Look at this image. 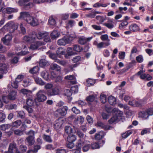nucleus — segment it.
<instances>
[{
	"mask_svg": "<svg viewBox=\"0 0 153 153\" xmlns=\"http://www.w3.org/2000/svg\"><path fill=\"white\" fill-rule=\"evenodd\" d=\"M20 19H23L28 24L33 26L37 24V20L36 19L31 16L29 13L26 12H21L20 14Z\"/></svg>",
	"mask_w": 153,
	"mask_h": 153,
	"instance_id": "1",
	"label": "nucleus"
},
{
	"mask_svg": "<svg viewBox=\"0 0 153 153\" xmlns=\"http://www.w3.org/2000/svg\"><path fill=\"white\" fill-rule=\"evenodd\" d=\"M18 26V24L10 21L8 22L4 25L3 27V29L10 32H13L17 29Z\"/></svg>",
	"mask_w": 153,
	"mask_h": 153,
	"instance_id": "2",
	"label": "nucleus"
},
{
	"mask_svg": "<svg viewBox=\"0 0 153 153\" xmlns=\"http://www.w3.org/2000/svg\"><path fill=\"white\" fill-rule=\"evenodd\" d=\"M45 93V91L44 90H40L37 93L36 99L39 102H43L47 99V97L44 94Z\"/></svg>",
	"mask_w": 153,
	"mask_h": 153,
	"instance_id": "3",
	"label": "nucleus"
},
{
	"mask_svg": "<svg viewBox=\"0 0 153 153\" xmlns=\"http://www.w3.org/2000/svg\"><path fill=\"white\" fill-rule=\"evenodd\" d=\"M71 41L68 36H64L62 38L59 39L57 41V44L60 45H65L69 43Z\"/></svg>",
	"mask_w": 153,
	"mask_h": 153,
	"instance_id": "4",
	"label": "nucleus"
},
{
	"mask_svg": "<svg viewBox=\"0 0 153 153\" xmlns=\"http://www.w3.org/2000/svg\"><path fill=\"white\" fill-rule=\"evenodd\" d=\"M68 109V107L67 106H64L62 107L57 109L56 111V114L58 115L65 116L67 114Z\"/></svg>",
	"mask_w": 153,
	"mask_h": 153,
	"instance_id": "5",
	"label": "nucleus"
},
{
	"mask_svg": "<svg viewBox=\"0 0 153 153\" xmlns=\"http://www.w3.org/2000/svg\"><path fill=\"white\" fill-rule=\"evenodd\" d=\"M45 44V43L44 42L37 41L35 43L31 44L29 47V49L32 50H35L38 48L40 46Z\"/></svg>",
	"mask_w": 153,
	"mask_h": 153,
	"instance_id": "6",
	"label": "nucleus"
},
{
	"mask_svg": "<svg viewBox=\"0 0 153 153\" xmlns=\"http://www.w3.org/2000/svg\"><path fill=\"white\" fill-rule=\"evenodd\" d=\"M12 39V36L10 34H7L2 38L1 40L3 43L6 45L9 46L10 45V42Z\"/></svg>",
	"mask_w": 153,
	"mask_h": 153,
	"instance_id": "7",
	"label": "nucleus"
},
{
	"mask_svg": "<svg viewBox=\"0 0 153 153\" xmlns=\"http://www.w3.org/2000/svg\"><path fill=\"white\" fill-rule=\"evenodd\" d=\"M59 93V90L57 87H55L51 90L47 91V94L48 96L51 97L58 94Z\"/></svg>",
	"mask_w": 153,
	"mask_h": 153,
	"instance_id": "8",
	"label": "nucleus"
},
{
	"mask_svg": "<svg viewBox=\"0 0 153 153\" xmlns=\"http://www.w3.org/2000/svg\"><path fill=\"white\" fill-rule=\"evenodd\" d=\"M31 0H19L18 3L20 6H23L24 7H26L30 6L32 3L30 2Z\"/></svg>",
	"mask_w": 153,
	"mask_h": 153,
	"instance_id": "9",
	"label": "nucleus"
},
{
	"mask_svg": "<svg viewBox=\"0 0 153 153\" xmlns=\"http://www.w3.org/2000/svg\"><path fill=\"white\" fill-rule=\"evenodd\" d=\"M104 143L105 142L103 140L99 141L98 143H93L91 145V148L93 149H99L102 146Z\"/></svg>",
	"mask_w": 153,
	"mask_h": 153,
	"instance_id": "10",
	"label": "nucleus"
},
{
	"mask_svg": "<svg viewBox=\"0 0 153 153\" xmlns=\"http://www.w3.org/2000/svg\"><path fill=\"white\" fill-rule=\"evenodd\" d=\"M92 38V37L86 38L84 36H82L79 38L78 42L81 45H84L91 40Z\"/></svg>",
	"mask_w": 153,
	"mask_h": 153,
	"instance_id": "11",
	"label": "nucleus"
},
{
	"mask_svg": "<svg viewBox=\"0 0 153 153\" xmlns=\"http://www.w3.org/2000/svg\"><path fill=\"white\" fill-rule=\"evenodd\" d=\"M17 149L16 144L13 142L9 144L8 150L10 153H13Z\"/></svg>",
	"mask_w": 153,
	"mask_h": 153,
	"instance_id": "12",
	"label": "nucleus"
},
{
	"mask_svg": "<svg viewBox=\"0 0 153 153\" xmlns=\"http://www.w3.org/2000/svg\"><path fill=\"white\" fill-rule=\"evenodd\" d=\"M63 120L61 119H58L55 122L54 124V128L56 129H58L60 128L63 123Z\"/></svg>",
	"mask_w": 153,
	"mask_h": 153,
	"instance_id": "13",
	"label": "nucleus"
},
{
	"mask_svg": "<svg viewBox=\"0 0 153 153\" xmlns=\"http://www.w3.org/2000/svg\"><path fill=\"white\" fill-rule=\"evenodd\" d=\"M7 72V66L5 64H0V74H5Z\"/></svg>",
	"mask_w": 153,
	"mask_h": 153,
	"instance_id": "14",
	"label": "nucleus"
},
{
	"mask_svg": "<svg viewBox=\"0 0 153 153\" xmlns=\"http://www.w3.org/2000/svg\"><path fill=\"white\" fill-rule=\"evenodd\" d=\"M20 93L22 94L25 96H26L27 97H29L31 96L32 91L28 89H22L20 90Z\"/></svg>",
	"mask_w": 153,
	"mask_h": 153,
	"instance_id": "15",
	"label": "nucleus"
},
{
	"mask_svg": "<svg viewBox=\"0 0 153 153\" xmlns=\"http://www.w3.org/2000/svg\"><path fill=\"white\" fill-rule=\"evenodd\" d=\"M17 92L16 91H12L9 94L8 97L11 100H15L16 97Z\"/></svg>",
	"mask_w": 153,
	"mask_h": 153,
	"instance_id": "16",
	"label": "nucleus"
},
{
	"mask_svg": "<svg viewBox=\"0 0 153 153\" xmlns=\"http://www.w3.org/2000/svg\"><path fill=\"white\" fill-rule=\"evenodd\" d=\"M34 137L28 136L26 138V140L28 143V145L32 146L35 143Z\"/></svg>",
	"mask_w": 153,
	"mask_h": 153,
	"instance_id": "17",
	"label": "nucleus"
},
{
	"mask_svg": "<svg viewBox=\"0 0 153 153\" xmlns=\"http://www.w3.org/2000/svg\"><path fill=\"white\" fill-rule=\"evenodd\" d=\"M50 68L52 70H55L58 71H60L61 70L60 67L55 63L52 64L50 66Z\"/></svg>",
	"mask_w": 153,
	"mask_h": 153,
	"instance_id": "18",
	"label": "nucleus"
},
{
	"mask_svg": "<svg viewBox=\"0 0 153 153\" xmlns=\"http://www.w3.org/2000/svg\"><path fill=\"white\" fill-rule=\"evenodd\" d=\"M96 126L103 128L105 130H108L110 129L109 126L105 125L103 123L100 122H98L96 124Z\"/></svg>",
	"mask_w": 153,
	"mask_h": 153,
	"instance_id": "19",
	"label": "nucleus"
},
{
	"mask_svg": "<svg viewBox=\"0 0 153 153\" xmlns=\"http://www.w3.org/2000/svg\"><path fill=\"white\" fill-rule=\"evenodd\" d=\"M65 78L66 79L72 80L70 81L71 83L72 84L76 83V81L75 79L74 76L72 75H68L65 77Z\"/></svg>",
	"mask_w": 153,
	"mask_h": 153,
	"instance_id": "20",
	"label": "nucleus"
},
{
	"mask_svg": "<svg viewBox=\"0 0 153 153\" xmlns=\"http://www.w3.org/2000/svg\"><path fill=\"white\" fill-rule=\"evenodd\" d=\"M110 45V42H101L98 43L97 48H101L106 46H108Z\"/></svg>",
	"mask_w": 153,
	"mask_h": 153,
	"instance_id": "21",
	"label": "nucleus"
},
{
	"mask_svg": "<svg viewBox=\"0 0 153 153\" xmlns=\"http://www.w3.org/2000/svg\"><path fill=\"white\" fill-rule=\"evenodd\" d=\"M39 65L40 66L43 67L49 65V63L46 59H42L39 62Z\"/></svg>",
	"mask_w": 153,
	"mask_h": 153,
	"instance_id": "22",
	"label": "nucleus"
},
{
	"mask_svg": "<svg viewBox=\"0 0 153 153\" xmlns=\"http://www.w3.org/2000/svg\"><path fill=\"white\" fill-rule=\"evenodd\" d=\"M48 55L50 58L54 60L56 62H58L59 61V59L57 58L56 55L53 53H50L49 52H48L46 53Z\"/></svg>",
	"mask_w": 153,
	"mask_h": 153,
	"instance_id": "23",
	"label": "nucleus"
},
{
	"mask_svg": "<svg viewBox=\"0 0 153 153\" xmlns=\"http://www.w3.org/2000/svg\"><path fill=\"white\" fill-rule=\"evenodd\" d=\"M103 25L109 29H112L114 27L113 21L112 20H108L106 23L103 24Z\"/></svg>",
	"mask_w": 153,
	"mask_h": 153,
	"instance_id": "24",
	"label": "nucleus"
},
{
	"mask_svg": "<svg viewBox=\"0 0 153 153\" xmlns=\"http://www.w3.org/2000/svg\"><path fill=\"white\" fill-rule=\"evenodd\" d=\"M104 134L103 131H100L97 133L95 135V138L96 140H99L102 138L104 136Z\"/></svg>",
	"mask_w": 153,
	"mask_h": 153,
	"instance_id": "25",
	"label": "nucleus"
},
{
	"mask_svg": "<svg viewBox=\"0 0 153 153\" xmlns=\"http://www.w3.org/2000/svg\"><path fill=\"white\" fill-rule=\"evenodd\" d=\"M29 36L31 43L35 41L37 35L35 32H32L29 34Z\"/></svg>",
	"mask_w": 153,
	"mask_h": 153,
	"instance_id": "26",
	"label": "nucleus"
},
{
	"mask_svg": "<svg viewBox=\"0 0 153 153\" xmlns=\"http://www.w3.org/2000/svg\"><path fill=\"white\" fill-rule=\"evenodd\" d=\"M48 34V33L46 32H39L37 35V37L39 39H44L46 36H47Z\"/></svg>",
	"mask_w": 153,
	"mask_h": 153,
	"instance_id": "27",
	"label": "nucleus"
},
{
	"mask_svg": "<svg viewBox=\"0 0 153 153\" xmlns=\"http://www.w3.org/2000/svg\"><path fill=\"white\" fill-rule=\"evenodd\" d=\"M26 103L28 106L30 107L32 106L35 103V100L33 98L30 97L27 99Z\"/></svg>",
	"mask_w": 153,
	"mask_h": 153,
	"instance_id": "28",
	"label": "nucleus"
},
{
	"mask_svg": "<svg viewBox=\"0 0 153 153\" xmlns=\"http://www.w3.org/2000/svg\"><path fill=\"white\" fill-rule=\"evenodd\" d=\"M6 10L8 14H10L17 12L18 11V9L17 8L7 7L6 9Z\"/></svg>",
	"mask_w": 153,
	"mask_h": 153,
	"instance_id": "29",
	"label": "nucleus"
},
{
	"mask_svg": "<svg viewBox=\"0 0 153 153\" xmlns=\"http://www.w3.org/2000/svg\"><path fill=\"white\" fill-rule=\"evenodd\" d=\"M60 35L59 32L57 30H53L51 34V37L52 39H55L58 37Z\"/></svg>",
	"mask_w": 153,
	"mask_h": 153,
	"instance_id": "30",
	"label": "nucleus"
},
{
	"mask_svg": "<svg viewBox=\"0 0 153 153\" xmlns=\"http://www.w3.org/2000/svg\"><path fill=\"white\" fill-rule=\"evenodd\" d=\"M34 79L35 82L37 84L42 86L45 85V83L41 78L36 77L34 78Z\"/></svg>",
	"mask_w": 153,
	"mask_h": 153,
	"instance_id": "31",
	"label": "nucleus"
},
{
	"mask_svg": "<svg viewBox=\"0 0 153 153\" xmlns=\"http://www.w3.org/2000/svg\"><path fill=\"white\" fill-rule=\"evenodd\" d=\"M22 124V121L20 120H17L13 122L12 123V126L13 127L18 128Z\"/></svg>",
	"mask_w": 153,
	"mask_h": 153,
	"instance_id": "32",
	"label": "nucleus"
},
{
	"mask_svg": "<svg viewBox=\"0 0 153 153\" xmlns=\"http://www.w3.org/2000/svg\"><path fill=\"white\" fill-rule=\"evenodd\" d=\"M139 116L141 117L146 119L148 118L149 115L146 111V112L142 111L139 113Z\"/></svg>",
	"mask_w": 153,
	"mask_h": 153,
	"instance_id": "33",
	"label": "nucleus"
},
{
	"mask_svg": "<svg viewBox=\"0 0 153 153\" xmlns=\"http://www.w3.org/2000/svg\"><path fill=\"white\" fill-rule=\"evenodd\" d=\"M129 29L132 31H137L139 30V28L138 26L136 24L131 25L129 27Z\"/></svg>",
	"mask_w": 153,
	"mask_h": 153,
	"instance_id": "34",
	"label": "nucleus"
},
{
	"mask_svg": "<svg viewBox=\"0 0 153 153\" xmlns=\"http://www.w3.org/2000/svg\"><path fill=\"white\" fill-rule=\"evenodd\" d=\"M96 19L99 21L100 23H102L104 22L106 19V16H97L96 18Z\"/></svg>",
	"mask_w": 153,
	"mask_h": 153,
	"instance_id": "35",
	"label": "nucleus"
},
{
	"mask_svg": "<svg viewBox=\"0 0 153 153\" xmlns=\"http://www.w3.org/2000/svg\"><path fill=\"white\" fill-rule=\"evenodd\" d=\"M108 102L111 105H113L116 103L115 98L112 96H110L108 98Z\"/></svg>",
	"mask_w": 153,
	"mask_h": 153,
	"instance_id": "36",
	"label": "nucleus"
},
{
	"mask_svg": "<svg viewBox=\"0 0 153 153\" xmlns=\"http://www.w3.org/2000/svg\"><path fill=\"white\" fill-rule=\"evenodd\" d=\"M41 76L45 80L48 79L49 74L47 71H42L41 74Z\"/></svg>",
	"mask_w": 153,
	"mask_h": 153,
	"instance_id": "37",
	"label": "nucleus"
},
{
	"mask_svg": "<svg viewBox=\"0 0 153 153\" xmlns=\"http://www.w3.org/2000/svg\"><path fill=\"white\" fill-rule=\"evenodd\" d=\"M76 139V136L73 134H70L68 137L67 140L68 142H73Z\"/></svg>",
	"mask_w": 153,
	"mask_h": 153,
	"instance_id": "38",
	"label": "nucleus"
},
{
	"mask_svg": "<svg viewBox=\"0 0 153 153\" xmlns=\"http://www.w3.org/2000/svg\"><path fill=\"white\" fill-rule=\"evenodd\" d=\"M109 4V3L102 4L99 3H97L94 5V7H106Z\"/></svg>",
	"mask_w": 153,
	"mask_h": 153,
	"instance_id": "39",
	"label": "nucleus"
},
{
	"mask_svg": "<svg viewBox=\"0 0 153 153\" xmlns=\"http://www.w3.org/2000/svg\"><path fill=\"white\" fill-rule=\"evenodd\" d=\"M13 132L15 134L19 136L23 134V132L22 131L18 129L13 130Z\"/></svg>",
	"mask_w": 153,
	"mask_h": 153,
	"instance_id": "40",
	"label": "nucleus"
},
{
	"mask_svg": "<svg viewBox=\"0 0 153 153\" xmlns=\"http://www.w3.org/2000/svg\"><path fill=\"white\" fill-rule=\"evenodd\" d=\"M43 138L45 140L49 143H51L52 141V140L50 136L44 134L43 136Z\"/></svg>",
	"mask_w": 153,
	"mask_h": 153,
	"instance_id": "41",
	"label": "nucleus"
},
{
	"mask_svg": "<svg viewBox=\"0 0 153 153\" xmlns=\"http://www.w3.org/2000/svg\"><path fill=\"white\" fill-rule=\"evenodd\" d=\"M39 71V68L37 66H35L30 69L29 72L30 73L34 74L37 73Z\"/></svg>",
	"mask_w": 153,
	"mask_h": 153,
	"instance_id": "42",
	"label": "nucleus"
},
{
	"mask_svg": "<svg viewBox=\"0 0 153 153\" xmlns=\"http://www.w3.org/2000/svg\"><path fill=\"white\" fill-rule=\"evenodd\" d=\"M100 39L102 41H106L107 42H110V39H108V36L107 34L102 35L100 37Z\"/></svg>",
	"mask_w": 153,
	"mask_h": 153,
	"instance_id": "43",
	"label": "nucleus"
},
{
	"mask_svg": "<svg viewBox=\"0 0 153 153\" xmlns=\"http://www.w3.org/2000/svg\"><path fill=\"white\" fill-rule=\"evenodd\" d=\"M48 23L51 25H54L56 24V22L53 16H51L48 20Z\"/></svg>",
	"mask_w": 153,
	"mask_h": 153,
	"instance_id": "44",
	"label": "nucleus"
},
{
	"mask_svg": "<svg viewBox=\"0 0 153 153\" xmlns=\"http://www.w3.org/2000/svg\"><path fill=\"white\" fill-rule=\"evenodd\" d=\"M56 53L57 55L60 54L63 55L65 53V51L62 47H59L56 51Z\"/></svg>",
	"mask_w": 153,
	"mask_h": 153,
	"instance_id": "45",
	"label": "nucleus"
},
{
	"mask_svg": "<svg viewBox=\"0 0 153 153\" xmlns=\"http://www.w3.org/2000/svg\"><path fill=\"white\" fill-rule=\"evenodd\" d=\"M95 97L96 96L95 95H91L87 97L86 100L88 102H92L94 100Z\"/></svg>",
	"mask_w": 153,
	"mask_h": 153,
	"instance_id": "46",
	"label": "nucleus"
},
{
	"mask_svg": "<svg viewBox=\"0 0 153 153\" xmlns=\"http://www.w3.org/2000/svg\"><path fill=\"white\" fill-rule=\"evenodd\" d=\"M100 100L101 102L104 103L106 102V95L103 94H101L100 96Z\"/></svg>",
	"mask_w": 153,
	"mask_h": 153,
	"instance_id": "47",
	"label": "nucleus"
},
{
	"mask_svg": "<svg viewBox=\"0 0 153 153\" xmlns=\"http://www.w3.org/2000/svg\"><path fill=\"white\" fill-rule=\"evenodd\" d=\"M118 119V117L117 115H115L111 117L109 120V122L112 124L116 122Z\"/></svg>",
	"mask_w": 153,
	"mask_h": 153,
	"instance_id": "48",
	"label": "nucleus"
},
{
	"mask_svg": "<svg viewBox=\"0 0 153 153\" xmlns=\"http://www.w3.org/2000/svg\"><path fill=\"white\" fill-rule=\"evenodd\" d=\"M76 134L80 138V140H82L81 141H83V140L84 139V134H83L81 131L79 130H78L76 131Z\"/></svg>",
	"mask_w": 153,
	"mask_h": 153,
	"instance_id": "49",
	"label": "nucleus"
},
{
	"mask_svg": "<svg viewBox=\"0 0 153 153\" xmlns=\"http://www.w3.org/2000/svg\"><path fill=\"white\" fill-rule=\"evenodd\" d=\"M65 131L68 134H70L72 132L73 130L69 126H66L65 128Z\"/></svg>",
	"mask_w": 153,
	"mask_h": 153,
	"instance_id": "50",
	"label": "nucleus"
},
{
	"mask_svg": "<svg viewBox=\"0 0 153 153\" xmlns=\"http://www.w3.org/2000/svg\"><path fill=\"white\" fill-rule=\"evenodd\" d=\"M31 84L30 80L28 79L24 80L23 81V85L25 87H27Z\"/></svg>",
	"mask_w": 153,
	"mask_h": 153,
	"instance_id": "51",
	"label": "nucleus"
},
{
	"mask_svg": "<svg viewBox=\"0 0 153 153\" xmlns=\"http://www.w3.org/2000/svg\"><path fill=\"white\" fill-rule=\"evenodd\" d=\"M71 91L72 92L74 93H76L78 91V86L75 85L71 87Z\"/></svg>",
	"mask_w": 153,
	"mask_h": 153,
	"instance_id": "52",
	"label": "nucleus"
},
{
	"mask_svg": "<svg viewBox=\"0 0 153 153\" xmlns=\"http://www.w3.org/2000/svg\"><path fill=\"white\" fill-rule=\"evenodd\" d=\"M86 82L87 83V85L88 86H90L94 84V80L90 79H87L86 80Z\"/></svg>",
	"mask_w": 153,
	"mask_h": 153,
	"instance_id": "53",
	"label": "nucleus"
},
{
	"mask_svg": "<svg viewBox=\"0 0 153 153\" xmlns=\"http://www.w3.org/2000/svg\"><path fill=\"white\" fill-rule=\"evenodd\" d=\"M9 125L7 124H4L0 126V129L3 131H5L8 129Z\"/></svg>",
	"mask_w": 153,
	"mask_h": 153,
	"instance_id": "54",
	"label": "nucleus"
},
{
	"mask_svg": "<svg viewBox=\"0 0 153 153\" xmlns=\"http://www.w3.org/2000/svg\"><path fill=\"white\" fill-rule=\"evenodd\" d=\"M6 118L5 114L2 112L0 113V122H4Z\"/></svg>",
	"mask_w": 153,
	"mask_h": 153,
	"instance_id": "55",
	"label": "nucleus"
},
{
	"mask_svg": "<svg viewBox=\"0 0 153 153\" xmlns=\"http://www.w3.org/2000/svg\"><path fill=\"white\" fill-rule=\"evenodd\" d=\"M128 24L127 22L125 21L123 22L119 25V28L121 30L123 29L124 27L127 26Z\"/></svg>",
	"mask_w": 153,
	"mask_h": 153,
	"instance_id": "56",
	"label": "nucleus"
},
{
	"mask_svg": "<svg viewBox=\"0 0 153 153\" xmlns=\"http://www.w3.org/2000/svg\"><path fill=\"white\" fill-rule=\"evenodd\" d=\"M91 147V145L90 144H86L83 147V150L84 152H85L88 151L89 149Z\"/></svg>",
	"mask_w": 153,
	"mask_h": 153,
	"instance_id": "57",
	"label": "nucleus"
},
{
	"mask_svg": "<svg viewBox=\"0 0 153 153\" xmlns=\"http://www.w3.org/2000/svg\"><path fill=\"white\" fill-rule=\"evenodd\" d=\"M19 149L22 153H24L27 150V147L26 146L21 145L19 146Z\"/></svg>",
	"mask_w": 153,
	"mask_h": 153,
	"instance_id": "58",
	"label": "nucleus"
},
{
	"mask_svg": "<svg viewBox=\"0 0 153 153\" xmlns=\"http://www.w3.org/2000/svg\"><path fill=\"white\" fill-rule=\"evenodd\" d=\"M17 116L20 118H23L25 117V114L24 111H20L18 112Z\"/></svg>",
	"mask_w": 153,
	"mask_h": 153,
	"instance_id": "59",
	"label": "nucleus"
},
{
	"mask_svg": "<svg viewBox=\"0 0 153 153\" xmlns=\"http://www.w3.org/2000/svg\"><path fill=\"white\" fill-rule=\"evenodd\" d=\"M132 132L130 131H127L123 134L122 135V137L123 138H127L130 134L132 133Z\"/></svg>",
	"mask_w": 153,
	"mask_h": 153,
	"instance_id": "60",
	"label": "nucleus"
},
{
	"mask_svg": "<svg viewBox=\"0 0 153 153\" xmlns=\"http://www.w3.org/2000/svg\"><path fill=\"white\" fill-rule=\"evenodd\" d=\"M24 78V76L22 75H19L16 79V82H19L22 80Z\"/></svg>",
	"mask_w": 153,
	"mask_h": 153,
	"instance_id": "61",
	"label": "nucleus"
},
{
	"mask_svg": "<svg viewBox=\"0 0 153 153\" xmlns=\"http://www.w3.org/2000/svg\"><path fill=\"white\" fill-rule=\"evenodd\" d=\"M64 94L67 97H70L72 94V92L69 89H65L64 90Z\"/></svg>",
	"mask_w": 153,
	"mask_h": 153,
	"instance_id": "62",
	"label": "nucleus"
},
{
	"mask_svg": "<svg viewBox=\"0 0 153 153\" xmlns=\"http://www.w3.org/2000/svg\"><path fill=\"white\" fill-rule=\"evenodd\" d=\"M150 132V129L148 128H145L142 130L141 132V134L143 135L144 134L149 133Z\"/></svg>",
	"mask_w": 153,
	"mask_h": 153,
	"instance_id": "63",
	"label": "nucleus"
},
{
	"mask_svg": "<svg viewBox=\"0 0 153 153\" xmlns=\"http://www.w3.org/2000/svg\"><path fill=\"white\" fill-rule=\"evenodd\" d=\"M81 59V57L79 56L74 57L72 59L74 63H76L79 61Z\"/></svg>",
	"mask_w": 153,
	"mask_h": 153,
	"instance_id": "64",
	"label": "nucleus"
}]
</instances>
